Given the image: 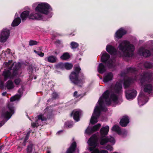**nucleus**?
Listing matches in <instances>:
<instances>
[{
	"instance_id": "obj_1",
	"label": "nucleus",
	"mask_w": 153,
	"mask_h": 153,
	"mask_svg": "<svg viewBox=\"0 0 153 153\" xmlns=\"http://www.w3.org/2000/svg\"><path fill=\"white\" fill-rule=\"evenodd\" d=\"M122 85L120 82H117L114 87V91H106L100 97L98 101L99 106H96L90 120V123L94 124L97 122V118L100 115V110L104 111L106 109L104 107L105 104L109 105L111 101L116 102L117 100V96L114 93H120L121 91Z\"/></svg>"
},
{
	"instance_id": "obj_2",
	"label": "nucleus",
	"mask_w": 153,
	"mask_h": 153,
	"mask_svg": "<svg viewBox=\"0 0 153 153\" xmlns=\"http://www.w3.org/2000/svg\"><path fill=\"white\" fill-rule=\"evenodd\" d=\"M4 65L10 70L12 68H13L12 72L10 71L9 70L3 72V75L5 80H7L8 78L12 79L14 76L19 75V73H19V69L21 67L20 63H13L12 61L10 60L4 63Z\"/></svg>"
},
{
	"instance_id": "obj_3",
	"label": "nucleus",
	"mask_w": 153,
	"mask_h": 153,
	"mask_svg": "<svg viewBox=\"0 0 153 153\" xmlns=\"http://www.w3.org/2000/svg\"><path fill=\"white\" fill-rule=\"evenodd\" d=\"M153 74L152 73L144 72L141 74L140 76H135L134 78H128L126 80L124 83V85L125 88L128 87L130 85V83L133 82L134 80L137 79V78L139 77V80L142 85L143 83L146 81L150 82H151L152 79Z\"/></svg>"
},
{
	"instance_id": "obj_4",
	"label": "nucleus",
	"mask_w": 153,
	"mask_h": 153,
	"mask_svg": "<svg viewBox=\"0 0 153 153\" xmlns=\"http://www.w3.org/2000/svg\"><path fill=\"white\" fill-rule=\"evenodd\" d=\"M118 48L123 52L124 56L126 57H131L135 49L133 45L126 40L122 41L119 44Z\"/></svg>"
},
{
	"instance_id": "obj_5",
	"label": "nucleus",
	"mask_w": 153,
	"mask_h": 153,
	"mask_svg": "<svg viewBox=\"0 0 153 153\" xmlns=\"http://www.w3.org/2000/svg\"><path fill=\"white\" fill-rule=\"evenodd\" d=\"M80 71L79 67L75 68L74 71L71 72L69 76V78L71 82L76 85L80 86L82 81L78 79V75Z\"/></svg>"
},
{
	"instance_id": "obj_6",
	"label": "nucleus",
	"mask_w": 153,
	"mask_h": 153,
	"mask_svg": "<svg viewBox=\"0 0 153 153\" xmlns=\"http://www.w3.org/2000/svg\"><path fill=\"white\" fill-rule=\"evenodd\" d=\"M51 9L50 6L47 3H41L38 4L35 8L36 11L45 14H47Z\"/></svg>"
},
{
	"instance_id": "obj_7",
	"label": "nucleus",
	"mask_w": 153,
	"mask_h": 153,
	"mask_svg": "<svg viewBox=\"0 0 153 153\" xmlns=\"http://www.w3.org/2000/svg\"><path fill=\"white\" fill-rule=\"evenodd\" d=\"M97 138L95 135L93 136L89 139L88 142L90 145L92 146L89 148V150L91 151V153H100V151L95 148L97 145Z\"/></svg>"
},
{
	"instance_id": "obj_8",
	"label": "nucleus",
	"mask_w": 153,
	"mask_h": 153,
	"mask_svg": "<svg viewBox=\"0 0 153 153\" xmlns=\"http://www.w3.org/2000/svg\"><path fill=\"white\" fill-rule=\"evenodd\" d=\"M109 55L106 52H104L102 53L101 59L102 62L106 63L110 68H111L114 66V61L109 59Z\"/></svg>"
},
{
	"instance_id": "obj_9",
	"label": "nucleus",
	"mask_w": 153,
	"mask_h": 153,
	"mask_svg": "<svg viewBox=\"0 0 153 153\" xmlns=\"http://www.w3.org/2000/svg\"><path fill=\"white\" fill-rule=\"evenodd\" d=\"M10 34L9 30L6 29H3L0 35V41L4 42L7 40Z\"/></svg>"
},
{
	"instance_id": "obj_10",
	"label": "nucleus",
	"mask_w": 153,
	"mask_h": 153,
	"mask_svg": "<svg viewBox=\"0 0 153 153\" xmlns=\"http://www.w3.org/2000/svg\"><path fill=\"white\" fill-rule=\"evenodd\" d=\"M143 91L148 94L153 92V86L150 83L145 84L143 86Z\"/></svg>"
},
{
	"instance_id": "obj_11",
	"label": "nucleus",
	"mask_w": 153,
	"mask_h": 153,
	"mask_svg": "<svg viewBox=\"0 0 153 153\" xmlns=\"http://www.w3.org/2000/svg\"><path fill=\"white\" fill-rule=\"evenodd\" d=\"M82 113V111L80 110H74L71 114V116H73L74 119L76 121H78L79 120V116Z\"/></svg>"
},
{
	"instance_id": "obj_12",
	"label": "nucleus",
	"mask_w": 153,
	"mask_h": 153,
	"mask_svg": "<svg viewBox=\"0 0 153 153\" xmlns=\"http://www.w3.org/2000/svg\"><path fill=\"white\" fill-rule=\"evenodd\" d=\"M137 92L135 90L127 91H126V98L130 99L133 98L136 95Z\"/></svg>"
},
{
	"instance_id": "obj_13",
	"label": "nucleus",
	"mask_w": 153,
	"mask_h": 153,
	"mask_svg": "<svg viewBox=\"0 0 153 153\" xmlns=\"http://www.w3.org/2000/svg\"><path fill=\"white\" fill-rule=\"evenodd\" d=\"M138 53L140 56H143L144 57H147L150 56V53L149 51L146 50L143 48H141L138 52Z\"/></svg>"
},
{
	"instance_id": "obj_14",
	"label": "nucleus",
	"mask_w": 153,
	"mask_h": 153,
	"mask_svg": "<svg viewBox=\"0 0 153 153\" xmlns=\"http://www.w3.org/2000/svg\"><path fill=\"white\" fill-rule=\"evenodd\" d=\"M58 66L61 68H65L67 70H70L72 68L73 65L71 63L66 62L65 63H60L58 65Z\"/></svg>"
},
{
	"instance_id": "obj_15",
	"label": "nucleus",
	"mask_w": 153,
	"mask_h": 153,
	"mask_svg": "<svg viewBox=\"0 0 153 153\" xmlns=\"http://www.w3.org/2000/svg\"><path fill=\"white\" fill-rule=\"evenodd\" d=\"M14 113V110L13 109H10V112L8 111H3L2 112L1 117L3 119H6L7 120L9 119L11 116V113Z\"/></svg>"
},
{
	"instance_id": "obj_16",
	"label": "nucleus",
	"mask_w": 153,
	"mask_h": 153,
	"mask_svg": "<svg viewBox=\"0 0 153 153\" xmlns=\"http://www.w3.org/2000/svg\"><path fill=\"white\" fill-rule=\"evenodd\" d=\"M126 33V31L123 29L121 28L116 33L115 36L116 38L119 39L121 38Z\"/></svg>"
},
{
	"instance_id": "obj_17",
	"label": "nucleus",
	"mask_w": 153,
	"mask_h": 153,
	"mask_svg": "<svg viewBox=\"0 0 153 153\" xmlns=\"http://www.w3.org/2000/svg\"><path fill=\"white\" fill-rule=\"evenodd\" d=\"M42 17V15L40 13H33L29 15V18L33 20L40 19Z\"/></svg>"
},
{
	"instance_id": "obj_18",
	"label": "nucleus",
	"mask_w": 153,
	"mask_h": 153,
	"mask_svg": "<svg viewBox=\"0 0 153 153\" xmlns=\"http://www.w3.org/2000/svg\"><path fill=\"white\" fill-rule=\"evenodd\" d=\"M129 122L128 117L123 116L120 122V125L123 127L126 126Z\"/></svg>"
},
{
	"instance_id": "obj_19",
	"label": "nucleus",
	"mask_w": 153,
	"mask_h": 153,
	"mask_svg": "<svg viewBox=\"0 0 153 153\" xmlns=\"http://www.w3.org/2000/svg\"><path fill=\"white\" fill-rule=\"evenodd\" d=\"M108 142L114 143H115V140L114 137H111L110 138L107 137L102 138L101 140L100 144L102 145H103Z\"/></svg>"
},
{
	"instance_id": "obj_20",
	"label": "nucleus",
	"mask_w": 153,
	"mask_h": 153,
	"mask_svg": "<svg viewBox=\"0 0 153 153\" xmlns=\"http://www.w3.org/2000/svg\"><path fill=\"white\" fill-rule=\"evenodd\" d=\"M76 146V143L74 142L71 145L70 147L67 150L65 153H73L75 151Z\"/></svg>"
},
{
	"instance_id": "obj_21",
	"label": "nucleus",
	"mask_w": 153,
	"mask_h": 153,
	"mask_svg": "<svg viewBox=\"0 0 153 153\" xmlns=\"http://www.w3.org/2000/svg\"><path fill=\"white\" fill-rule=\"evenodd\" d=\"M113 77V74L111 72L108 73L105 76L103 81L104 82H106L111 80Z\"/></svg>"
},
{
	"instance_id": "obj_22",
	"label": "nucleus",
	"mask_w": 153,
	"mask_h": 153,
	"mask_svg": "<svg viewBox=\"0 0 153 153\" xmlns=\"http://www.w3.org/2000/svg\"><path fill=\"white\" fill-rule=\"evenodd\" d=\"M109 127L108 126L102 127L100 130L101 135L103 136L107 134L109 131Z\"/></svg>"
},
{
	"instance_id": "obj_23",
	"label": "nucleus",
	"mask_w": 153,
	"mask_h": 153,
	"mask_svg": "<svg viewBox=\"0 0 153 153\" xmlns=\"http://www.w3.org/2000/svg\"><path fill=\"white\" fill-rule=\"evenodd\" d=\"M111 130L113 131H114L116 132L118 134H122L123 132H125L126 133H127V131H126L123 130L122 131L119 127L117 125H115L112 128Z\"/></svg>"
},
{
	"instance_id": "obj_24",
	"label": "nucleus",
	"mask_w": 153,
	"mask_h": 153,
	"mask_svg": "<svg viewBox=\"0 0 153 153\" xmlns=\"http://www.w3.org/2000/svg\"><path fill=\"white\" fill-rule=\"evenodd\" d=\"M107 51L111 54H115L116 53V49L111 45H108L106 48Z\"/></svg>"
},
{
	"instance_id": "obj_25",
	"label": "nucleus",
	"mask_w": 153,
	"mask_h": 153,
	"mask_svg": "<svg viewBox=\"0 0 153 153\" xmlns=\"http://www.w3.org/2000/svg\"><path fill=\"white\" fill-rule=\"evenodd\" d=\"M29 12L28 11H25L23 12L21 14V17L22 20L24 21L26 19L27 17L29 16Z\"/></svg>"
},
{
	"instance_id": "obj_26",
	"label": "nucleus",
	"mask_w": 153,
	"mask_h": 153,
	"mask_svg": "<svg viewBox=\"0 0 153 153\" xmlns=\"http://www.w3.org/2000/svg\"><path fill=\"white\" fill-rule=\"evenodd\" d=\"M6 87L8 89H13L14 87L13 82L10 80L7 81L6 83Z\"/></svg>"
},
{
	"instance_id": "obj_27",
	"label": "nucleus",
	"mask_w": 153,
	"mask_h": 153,
	"mask_svg": "<svg viewBox=\"0 0 153 153\" xmlns=\"http://www.w3.org/2000/svg\"><path fill=\"white\" fill-rule=\"evenodd\" d=\"M105 71V66L102 63H100L99 65L98 68V72L101 74L103 73Z\"/></svg>"
},
{
	"instance_id": "obj_28",
	"label": "nucleus",
	"mask_w": 153,
	"mask_h": 153,
	"mask_svg": "<svg viewBox=\"0 0 153 153\" xmlns=\"http://www.w3.org/2000/svg\"><path fill=\"white\" fill-rule=\"evenodd\" d=\"M21 22V20L19 18L15 19L13 21L12 25L13 26H18Z\"/></svg>"
},
{
	"instance_id": "obj_29",
	"label": "nucleus",
	"mask_w": 153,
	"mask_h": 153,
	"mask_svg": "<svg viewBox=\"0 0 153 153\" xmlns=\"http://www.w3.org/2000/svg\"><path fill=\"white\" fill-rule=\"evenodd\" d=\"M56 59V57L53 56H51L47 57V61L50 62H55Z\"/></svg>"
},
{
	"instance_id": "obj_30",
	"label": "nucleus",
	"mask_w": 153,
	"mask_h": 153,
	"mask_svg": "<svg viewBox=\"0 0 153 153\" xmlns=\"http://www.w3.org/2000/svg\"><path fill=\"white\" fill-rule=\"evenodd\" d=\"M70 57V55L68 53H64L60 57L61 59L66 60L68 59Z\"/></svg>"
},
{
	"instance_id": "obj_31",
	"label": "nucleus",
	"mask_w": 153,
	"mask_h": 153,
	"mask_svg": "<svg viewBox=\"0 0 153 153\" xmlns=\"http://www.w3.org/2000/svg\"><path fill=\"white\" fill-rule=\"evenodd\" d=\"M144 65L145 68H153V64L148 62H145L144 64Z\"/></svg>"
},
{
	"instance_id": "obj_32",
	"label": "nucleus",
	"mask_w": 153,
	"mask_h": 153,
	"mask_svg": "<svg viewBox=\"0 0 153 153\" xmlns=\"http://www.w3.org/2000/svg\"><path fill=\"white\" fill-rule=\"evenodd\" d=\"M33 145L32 144H30L27 146L26 149L27 153H30L32 152L33 149Z\"/></svg>"
},
{
	"instance_id": "obj_33",
	"label": "nucleus",
	"mask_w": 153,
	"mask_h": 153,
	"mask_svg": "<svg viewBox=\"0 0 153 153\" xmlns=\"http://www.w3.org/2000/svg\"><path fill=\"white\" fill-rule=\"evenodd\" d=\"M92 128L88 127L85 131V133L87 134H90L94 132Z\"/></svg>"
},
{
	"instance_id": "obj_34",
	"label": "nucleus",
	"mask_w": 153,
	"mask_h": 153,
	"mask_svg": "<svg viewBox=\"0 0 153 153\" xmlns=\"http://www.w3.org/2000/svg\"><path fill=\"white\" fill-rule=\"evenodd\" d=\"M101 126V125L100 123L95 125L92 128L93 131L94 132L98 131Z\"/></svg>"
},
{
	"instance_id": "obj_35",
	"label": "nucleus",
	"mask_w": 153,
	"mask_h": 153,
	"mask_svg": "<svg viewBox=\"0 0 153 153\" xmlns=\"http://www.w3.org/2000/svg\"><path fill=\"white\" fill-rule=\"evenodd\" d=\"M83 95H84L83 94H78V92L76 91H75L74 92V94H73L74 97H75L76 98H79V97H82L83 96Z\"/></svg>"
},
{
	"instance_id": "obj_36",
	"label": "nucleus",
	"mask_w": 153,
	"mask_h": 153,
	"mask_svg": "<svg viewBox=\"0 0 153 153\" xmlns=\"http://www.w3.org/2000/svg\"><path fill=\"white\" fill-rule=\"evenodd\" d=\"M71 48L73 49H75L77 48L79 46L78 44L75 42H72L71 43Z\"/></svg>"
},
{
	"instance_id": "obj_37",
	"label": "nucleus",
	"mask_w": 153,
	"mask_h": 153,
	"mask_svg": "<svg viewBox=\"0 0 153 153\" xmlns=\"http://www.w3.org/2000/svg\"><path fill=\"white\" fill-rule=\"evenodd\" d=\"M38 42L35 41L31 40L29 42V45L30 46H33L37 45Z\"/></svg>"
},
{
	"instance_id": "obj_38",
	"label": "nucleus",
	"mask_w": 153,
	"mask_h": 153,
	"mask_svg": "<svg viewBox=\"0 0 153 153\" xmlns=\"http://www.w3.org/2000/svg\"><path fill=\"white\" fill-rule=\"evenodd\" d=\"M38 118L39 120H41L42 121L45 120L46 119V118L42 115H39L38 116Z\"/></svg>"
},
{
	"instance_id": "obj_39",
	"label": "nucleus",
	"mask_w": 153,
	"mask_h": 153,
	"mask_svg": "<svg viewBox=\"0 0 153 153\" xmlns=\"http://www.w3.org/2000/svg\"><path fill=\"white\" fill-rule=\"evenodd\" d=\"M136 71V70L135 68H129L128 69V72L134 73Z\"/></svg>"
},
{
	"instance_id": "obj_40",
	"label": "nucleus",
	"mask_w": 153,
	"mask_h": 153,
	"mask_svg": "<svg viewBox=\"0 0 153 153\" xmlns=\"http://www.w3.org/2000/svg\"><path fill=\"white\" fill-rule=\"evenodd\" d=\"M15 84L16 85H18L21 82V80L19 78H17L14 80Z\"/></svg>"
},
{
	"instance_id": "obj_41",
	"label": "nucleus",
	"mask_w": 153,
	"mask_h": 153,
	"mask_svg": "<svg viewBox=\"0 0 153 153\" xmlns=\"http://www.w3.org/2000/svg\"><path fill=\"white\" fill-rule=\"evenodd\" d=\"M34 52L41 57H42L44 56V53H43L37 52L35 50H34Z\"/></svg>"
},
{
	"instance_id": "obj_42",
	"label": "nucleus",
	"mask_w": 153,
	"mask_h": 153,
	"mask_svg": "<svg viewBox=\"0 0 153 153\" xmlns=\"http://www.w3.org/2000/svg\"><path fill=\"white\" fill-rule=\"evenodd\" d=\"M58 97V94L56 93H53L52 94V98L53 99H55L57 98Z\"/></svg>"
},
{
	"instance_id": "obj_43",
	"label": "nucleus",
	"mask_w": 153,
	"mask_h": 153,
	"mask_svg": "<svg viewBox=\"0 0 153 153\" xmlns=\"http://www.w3.org/2000/svg\"><path fill=\"white\" fill-rule=\"evenodd\" d=\"M18 99V97L17 96H14L11 97L10 98V101L11 102L16 100Z\"/></svg>"
},
{
	"instance_id": "obj_44",
	"label": "nucleus",
	"mask_w": 153,
	"mask_h": 153,
	"mask_svg": "<svg viewBox=\"0 0 153 153\" xmlns=\"http://www.w3.org/2000/svg\"><path fill=\"white\" fill-rule=\"evenodd\" d=\"M105 148L108 150L110 151H112L113 150V148L112 146L110 145H108Z\"/></svg>"
},
{
	"instance_id": "obj_45",
	"label": "nucleus",
	"mask_w": 153,
	"mask_h": 153,
	"mask_svg": "<svg viewBox=\"0 0 153 153\" xmlns=\"http://www.w3.org/2000/svg\"><path fill=\"white\" fill-rule=\"evenodd\" d=\"M39 124H38V123L37 122L33 123H32V126L33 127H37L38 126H39Z\"/></svg>"
},
{
	"instance_id": "obj_46",
	"label": "nucleus",
	"mask_w": 153,
	"mask_h": 153,
	"mask_svg": "<svg viewBox=\"0 0 153 153\" xmlns=\"http://www.w3.org/2000/svg\"><path fill=\"white\" fill-rule=\"evenodd\" d=\"M100 153H108V152L105 150H101L100 151Z\"/></svg>"
},
{
	"instance_id": "obj_47",
	"label": "nucleus",
	"mask_w": 153,
	"mask_h": 153,
	"mask_svg": "<svg viewBox=\"0 0 153 153\" xmlns=\"http://www.w3.org/2000/svg\"><path fill=\"white\" fill-rule=\"evenodd\" d=\"M55 43L56 45L59 44L61 43V42L59 40H57L56 41Z\"/></svg>"
},
{
	"instance_id": "obj_48",
	"label": "nucleus",
	"mask_w": 153,
	"mask_h": 153,
	"mask_svg": "<svg viewBox=\"0 0 153 153\" xmlns=\"http://www.w3.org/2000/svg\"><path fill=\"white\" fill-rule=\"evenodd\" d=\"M10 50L9 49H7L6 52H7L8 53H10Z\"/></svg>"
},
{
	"instance_id": "obj_49",
	"label": "nucleus",
	"mask_w": 153,
	"mask_h": 153,
	"mask_svg": "<svg viewBox=\"0 0 153 153\" xmlns=\"http://www.w3.org/2000/svg\"><path fill=\"white\" fill-rule=\"evenodd\" d=\"M28 136H26V137H25L24 141L27 142V140L28 139Z\"/></svg>"
},
{
	"instance_id": "obj_50",
	"label": "nucleus",
	"mask_w": 153,
	"mask_h": 153,
	"mask_svg": "<svg viewBox=\"0 0 153 153\" xmlns=\"http://www.w3.org/2000/svg\"><path fill=\"white\" fill-rule=\"evenodd\" d=\"M141 98H140V97H139L138 99V102L139 103H140V102H141Z\"/></svg>"
},
{
	"instance_id": "obj_51",
	"label": "nucleus",
	"mask_w": 153,
	"mask_h": 153,
	"mask_svg": "<svg viewBox=\"0 0 153 153\" xmlns=\"http://www.w3.org/2000/svg\"><path fill=\"white\" fill-rule=\"evenodd\" d=\"M26 141L24 140V142L23 143V145L24 146H25L26 145Z\"/></svg>"
},
{
	"instance_id": "obj_52",
	"label": "nucleus",
	"mask_w": 153,
	"mask_h": 153,
	"mask_svg": "<svg viewBox=\"0 0 153 153\" xmlns=\"http://www.w3.org/2000/svg\"><path fill=\"white\" fill-rule=\"evenodd\" d=\"M6 92H4V93H2V95L3 96H5L6 95Z\"/></svg>"
},
{
	"instance_id": "obj_53",
	"label": "nucleus",
	"mask_w": 153,
	"mask_h": 153,
	"mask_svg": "<svg viewBox=\"0 0 153 153\" xmlns=\"http://www.w3.org/2000/svg\"><path fill=\"white\" fill-rule=\"evenodd\" d=\"M2 147V146H0V151L1 150V148Z\"/></svg>"
},
{
	"instance_id": "obj_54",
	"label": "nucleus",
	"mask_w": 153,
	"mask_h": 153,
	"mask_svg": "<svg viewBox=\"0 0 153 153\" xmlns=\"http://www.w3.org/2000/svg\"><path fill=\"white\" fill-rule=\"evenodd\" d=\"M2 147V146H0V151L1 150V148Z\"/></svg>"
},
{
	"instance_id": "obj_55",
	"label": "nucleus",
	"mask_w": 153,
	"mask_h": 153,
	"mask_svg": "<svg viewBox=\"0 0 153 153\" xmlns=\"http://www.w3.org/2000/svg\"><path fill=\"white\" fill-rule=\"evenodd\" d=\"M148 99H147V100L146 101H145V102L144 103V104L145 103H146L148 101Z\"/></svg>"
},
{
	"instance_id": "obj_56",
	"label": "nucleus",
	"mask_w": 153,
	"mask_h": 153,
	"mask_svg": "<svg viewBox=\"0 0 153 153\" xmlns=\"http://www.w3.org/2000/svg\"><path fill=\"white\" fill-rule=\"evenodd\" d=\"M62 132V131H59V132H58L57 133V134H59V132Z\"/></svg>"
},
{
	"instance_id": "obj_57",
	"label": "nucleus",
	"mask_w": 153,
	"mask_h": 153,
	"mask_svg": "<svg viewBox=\"0 0 153 153\" xmlns=\"http://www.w3.org/2000/svg\"><path fill=\"white\" fill-rule=\"evenodd\" d=\"M2 126V124L1 123H0V126Z\"/></svg>"
},
{
	"instance_id": "obj_58",
	"label": "nucleus",
	"mask_w": 153,
	"mask_h": 153,
	"mask_svg": "<svg viewBox=\"0 0 153 153\" xmlns=\"http://www.w3.org/2000/svg\"><path fill=\"white\" fill-rule=\"evenodd\" d=\"M132 94H133V93H131V95H132Z\"/></svg>"
},
{
	"instance_id": "obj_59",
	"label": "nucleus",
	"mask_w": 153,
	"mask_h": 153,
	"mask_svg": "<svg viewBox=\"0 0 153 153\" xmlns=\"http://www.w3.org/2000/svg\"><path fill=\"white\" fill-rule=\"evenodd\" d=\"M18 148L19 149H20L21 148L19 147Z\"/></svg>"
},
{
	"instance_id": "obj_60",
	"label": "nucleus",
	"mask_w": 153,
	"mask_h": 153,
	"mask_svg": "<svg viewBox=\"0 0 153 153\" xmlns=\"http://www.w3.org/2000/svg\"><path fill=\"white\" fill-rule=\"evenodd\" d=\"M55 53L56 54V53H56V52H55Z\"/></svg>"
}]
</instances>
